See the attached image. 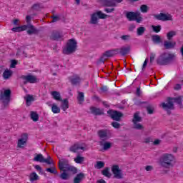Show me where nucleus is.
Instances as JSON below:
<instances>
[{"label": "nucleus", "instance_id": "603ef678", "mask_svg": "<svg viewBox=\"0 0 183 183\" xmlns=\"http://www.w3.org/2000/svg\"><path fill=\"white\" fill-rule=\"evenodd\" d=\"M121 39L122 41H129V39H131V36L130 35H123L121 36Z\"/></svg>", "mask_w": 183, "mask_h": 183}, {"label": "nucleus", "instance_id": "4d7b16f0", "mask_svg": "<svg viewBox=\"0 0 183 183\" xmlns=\"http://www.w3.org/2000/svg\"><path fill=\"white\" fill-rule=\"evenodd\" d=\"M26 141H28V134H24V146L26 145Z\"/></svg>", "mask_w": 183, "mask_h": 183}, {"label": "nucleus", "instance_id": "f8f14e48", "mask_svg": "<svg viewBox=\"0 0 183 183\" xmlns=\"http://www.w3.org/2000/svg\"><path fill=\"white\" fill-rule=\"evenodd\" d=\"M24 84H38L39 80L36 78V76L28 74L26 76H24Z\"/></svg>", "mask_w": 183, "mask_h": 183}, {"label": "nucleus", "instance_id": "0eeeda50", "mask_svg": "<svg viewBox=\"0 0 183 183\" xmlns=\"http://www.w3.org/2000/svg\"><path fill=\"white\" fill-rule=\"evenodd\" d=\"M142 118H141V117H139V114H138V113H135L134 114V117L132 120V122H133L134 125H133V128L134 129H138V130H141V129H144V126L138 122H142Z\"/></svg>", "mask_w": 183, "mask_h": 183}, {"label": "nucleus", "instance_id": "e433bc0d", "mask_svg": "<svg viewBox=\"0 0 183 183\" xmlns=\"http://www.w3.org/2000/svg\"><path fill=\"white\" fill-rule=\"evenodd\" d=\"M145 31H147V29L145 27H139L137 30V34L138 36H142L143 34H145Z\"/></svg>", "mask_w": 183, "mask_h": 183}, {"label": "nucleus", "instance_id": "9d476101", "mask_svg": "<svg viewBox=\"0 0 183 183\" xmlns=\"http://www.w3.org/2000/svg\"><path fill=\"white\" fill-rule=\"evenodd\" d=\"M107 114L109 115V117L113 119V121H121V118L124 116V114L118 112L117 110H109L107 111Z\"/></svg>", "mask_w": 183, "mask_h": 183}, {"label": "nucleus", "instance_id": "37998d69", "mask_svg": "<svg viewBox=\"0 0 183 183\" xmlns=\"http://www.w3.org/2000/svg\"><path fill=\"white\" fill-rule=\"evenodd\" d=\"M149 8L147 4H143L140 6V11L142 14H147L148 12Z\"/></svg>", "mask_w": 183, "mask_h": 183}, {"label": "nucleus", "instance_id": "473e14b6", "mask_svg": "<svg viewBox=\"0 0 183 183\" xmlns=\"http://www.w3.org/2000/svg\"><path fill=\"white\" fill-rule=\"evenodd\" d=\"M77 100L79 101V104H82L85 101V94L84 92H78Z\"/></svg>", "mask_w": 183, "mask_h": 183}, {"label": "nucleus", "instance_id": "6e6552de", "mask_svg": "<svg viewBox=\"0 0 183 183\" xmlns=\"http://www.w3.org/2000/svg\"><path fill=\"white\" fill-rule=\"evenodd\" d=\"M115 55H118V51L116 49L109 50L104 52L103 56L100 58L99 61L102 64H105V61H107V58H111L112 56H115Z\"/></svg>", "mask_w": 183, "mask_h": 183}, {"label": "nucleus", "instance_id": "1a4fd4ad", "mask_svg": "<svg viewBox=\"0 0 183 183\" xmlns=\"http://www.w3.org/2000/svg\"><path fill=\"white\" fill-rule=\"evenodd\" d=\"M112 172L114 174V178L117 179H122V178H124L122 170L119 169V166L117 164H114L112 167Z\"/></svg>", "mask_w": 183, "mask_h": 183}, {"label": "nucleus", "instance_id": "f03ea898", "mask_svg": "<svg viewBox=\"0 0 183 183\" xmlns=\"http://www.w3.org/2000/svg\"><path fill=\"white\" fill-rule=\"evenodd\" d=\"M176 56L175 53L164 52L159 55L156 61L157 65L164 66L165 65H169L175 59Z\"/></svg>", "mask_w": 183, "mask_h": 183}, {"label": "nucleus", "instance_id": "cd10ccee", "mask_svg": "<svg viewBox=\"0 0 183 183\" xmlns=\"http://www.w3.org/2000/svg\"><path fill=\"white\" fill-rule=\"evenodd\" d=\"M13 71L6 69L3 73L4 79H9L12 76Z\"/></svg>", "mask_w": 183, "mask_h": 183}, {"label": "nucleus", "instance_id": "2f4dec72", "mask_svg": "<svg viewBox=\"0 0 183 183\" xmlns=\"http://www.w3.org/2000/svg\"><path fill=\"white\" fill-rule=\"evenodd\" d=\"M51 112H53V114H59V112H61V109L56 104L54 103L51 104Z\"/></svg>", "mask_w": 183, "mask_h": 183}, {"label": "nucleus", "instance_id": "ea45409f", "mask_svg": "<svg viewBox=\"0 0 183 183\" xmlns=\"http://www.w3.org/2000/svg\"><path fill=\"white\" fill-rule=\"evenodd\" d=\"M104 167H105V163L102 161L97 162V164L94 165V167L97 169H101L102 168H104Z\"/></svg>", "mask_w": 183, "mask_h": 183}, {"label": "nucleus", "instance_id": "b1692460", "mask_svg": "<svg viewBox=\"0 0 183 183\" xmlns=\"http://www.w3.org/2000/svg\"><path fill=\"white\" fill-rule=\"evenodd\" d=\"M84 178H85V174H84V173L77 174L74 179V183H80Z\"/></svg>", "mask_w": 183, "mask_h": 183}, {"label": "nucleus", "instance_id": "79ce46f5", "mask_svg": "<svg viewBox=\"0 0 183 183\" xmlns=\"http://www.w3.org/2000/svg\"><path fill=\"white\" fill-rule=\"evenodd\" d=\"M175 35H177V31H170L167 33V39L169 41H171V39H172L173 36H175Z\"/></svg>", "mask_w": 183, "mask_h": 183}, {"label": "nucleus", "instance_id": "58836bf2", "mask_svg": "<svg viewBox=\"0 0 183 183\" xmlns=\"http://www.w3.org/2000/svg\"><path fill=\"white\" fill-rule=\"evenodd\" d=\"M38 179H39V176H38V174H36V172H32L30 174V181L31 182L38 181Z\"/></svg>", "mask_w": 183, "mask_h": 183}, {"label": "nucleus", "instance_id": "0e129e2a", "mask_svg": "<svg viewBox=\"0 0 183 183\" xmlns=\"http://www.w3.org/2000/svg\"><path fill=\"white\" fill-rule=\"evenodd\" d=\"M104 11L107 14H111V12H114V11H115V9H105Z\"/></svg>", "mask_w": 183, "mask_h": 183}, {"label": "nucleus", "instance_id": "4be33fe9", "mask_svg": "<svg viewBox=\"0 0 183 183\" xmlns=\"http://www.w3.org/2000/svg\"><path fill=\"white\" fill-rule=\"evenodd\" d=\"M50 38L53 41H58V39H61V38H62V35H61V33L59 31H55L51 33Z\"/></svg>", "mask_w": 183, "mask_h": 183}, {"label": "nucleus", "instance_id": "a18cd8bd", "mask_svg": "<svg viewBox=\"0 0 183 183\" xmlns=\"http://www.w3.org/2000/svg\"><path fill=\"white\" fill-rule=\"evenodd\" d=\"M13 32H22L24 31V26H18L11 29Z\"/></svg>", "mask_w": 183, "mask_h": 183}, {"label": "nucleus", "instance_id": "f257e3e1", "mask_svg": "<svg viewBox=\"0 0 183 183\" xmlns=\"http://www.w3.org/2000/svg\"><path fill=\"white\" fill-rule=\"evenodd\" d=\"M59 169H60V171H63V172L59 175V178L64 181L69 179V174L66 172H72V174H76L78 172V169L69 164V161L66 159H63L61 161L59 162Z\"/></svg>", "mask_w": 183, "mask_h": 183}, {"label": "nucleus", "instance_id": "c9c22d12", "mask_svg": "<svg viewBox=\"0 0 183 183\" xmlns=\"http://www.w3.org/2000/svg\"><path fill=\"white\" fill-rule=\"evenodd\" d=\"M74 161L76 164H81L85 161V157H81V155L79 154L74 158Z\"/></svg>", "mask_w": 183, "mask_h": 183}, {"label": "nucleus", "instance_id": "f3484780", "mask_svg": "<svg viewBox=\"0 0 183 183\" xmlns=\"http://www.w3.org/2000/svg\"><path fill=\"white\" fill-rule=\"evenodd\" d=\"M108 132L109 131L108 129H100L97 132V135L100 139H102L103 141L105 139H108Z\"/></svg>", "mask_w": 183, "mask_h": 183}, {"label": "nucleus", "instance_id": "412c9836", "mask_svg": "<svg viewBox=\"0 0 183 183\" xmlns=\"http://www.w3.org/2000/svg\"><path fill=\"white\" fill-rule=\"evenodd\" d=\"M137 15H138V11H127L126 13V18H127L128 21H135V18H137Z\"/></svg>", "mask_w": 183, "mask_h": 183}, {"label": "nucleus", "instance_id": "39448f33", "mask_svg": "<svg viewBox=\"0 0 183 183\" xmlns=\"http://www.w3.org/2000/svg\"><path fill=\"white\" fill-rule=\"evenodd\" d=\"M76 41L74 39H69L66 45V47L63 49V54L65 55H70V54H74L76 51Z\"/></svg>", "mask_w": 183, "mask_h": 183}, {"label": "nucleus", "instance_id": "72a5a7b5", "mask_svg": "<svg viewBox=\"0 0 183 183\" xmlns=\"http://www.w3.org/2000/svg\"><path fill=\"white\" fill-rule=\"evenodd\" d=\"M31 119L34 122H37V121H39V115L36 112H31Z\"/></svg>", "mask_w": 183, "mask_h": 183}, {"label": "nucleus", "instance_id": "5701e85b", "mask_svg": "<svg viewBox=\"0 0 183 183\" xmlns=\"http://www.w3.org/2000/svg\"><path fill=\"white\" fill-rule=\"evenodd\" d=\"M90 111L93 115H104V112L97 107H90Z\"/></svg>", "mask_w": 183, "mask_h": 183}, {"label": "nucleus", "instance_id": "ddd939ff", "mask_svg": "<svg viewBox=\"0 0 183 183\" xmlns=\"http://www.w3.org/2000/svg\"><path fill=\"white\" fill-rule=\"evenodd\" d=\"M162 108H163L164 111H171L174 109V102L172 101V98L168 97L167 103H162Z\"/></svg>", "mask_w": 183, "mask_h": 183}, {"label": "nucleus", "instance_id": "49530a36", "mask_svg": "<svg viewBox=\"0 0 183 183\" xmlns=\"http://www.w3.org/2000/svg\"><path fill=\"white\" fill-rule=\"evenodd\" d=\"M134 21H136L137 24H140V22H142V16H141V12L137 11V15H136Z\"/></svg>", "mask_w": 183, "mask_h": 183}, {"label": "nucleus", "instance_id": "a878e982", "mask_svg": "<svg viewBox=\"0 0 183 183\" xmlns=\"http://www.w3.org/2000/svg\"><path fill=\"white\" fill-rule=\"evenodd\" d=\"M51 96L55 101H62V97H61V93L56 91L51 92Z\"/></svg>", "mask_w": 183, "mask_h": 183}, {"label": "nucleus", "instance_id": "dca6fc26", "mask_svg": "<svg viewBox=\"0 0 183 183\" xmlns=\"http://www.w3.org/2000/svg\"><path fill=\"white\" fill-rule=\"evenodd\" d=\"M79 149L85 151V147L81 146V144L78 143H76L69 147V151H70V152L76 154V152H78V151H79Z\"/></svg>", "mask_w": 183, "mask_h": 183}, {"label": "nucleus", "instance_id": "6ab92c4d", "mask_svg": "<svg viewBox=\"0 0 183 183\" xmlns=\"http://www.w3.org/2000/svg\"><path fill=\"white\" fill-rule=\"evenodd\" d=\"M24 99L26 101V107H31L32 105V102H35V97L32 94H26L24 97Z\"/></svg>", "mask_w": 183, "mask_h": 183}, {"label": "nucleus", "instance_id": "c756f323", "mask_svg": "<svg viewBox=\"0 0 183 183\" xmlns=\"http://www.w3.org/2000/svg\"><path fill=\"white\" fill-rule=\"evenodd\" d=\"M44 157L42 155V154H36L34 158L33 159V161H35L36 162H44Z\"/></svg>", "mask_w": 183, "mask_h": 183}, {"label": "nucleus", "instance_id": "aec40b11", "mask_svg": "<svg viewBox=\"0 0 183 183\" xmlns=\"http://www.w3.org/2000/svg\"><path fill=\"white\" fill-rule=\"evenodd\" d=\"M175 45H177L175 41L172 42L167 40L164 41V49H174V48H175Z\"/></svg>", "mask_w": 183, "mask_h": 183}, {"label": "nucleus", "instance_id": "7c9ffc66", "mask_svg": "<svg viewBox=\"0 0 183 183\" xmlns=\"http://www.w3.org/2000/svg\"><path fill=\"white\" fill-rule=\"evenodd\" d=\"M71 85H78L79 82H81V78L78 76H74L73 78L70 79Z\"/></svg>", "mask_w": 183, "mask_h": 183}, {"label": "nucleus", "instance_id": "052dcab7", "mask_svg": "<svg viewBox=\"0 0 183 183\" xmlns=\"http://www.w3.org/2000/svg\"><path fill=\"white\" fill-rule=\"evenodd\" d=\"M148 65V59H146L145 61H144L143 66H142V71L145 69V67Z\"/></svg>", "mask_w": 183, "mask_h": 183}, {"label": "nucleus", "instance_id": "8fccbe9b", "mask_svg": "<svg viewBox=\"0 0 183 183\" xmlns=\"http://www.w3.org/2000/svg\"><path fill=\"white\" fill-rule=\"evenodd\" d=\"M172 101H174L178 105H182V99L181 97L172 98Z\"/></svg>", "mask_w": 183, "mask_h": 183}, {"label": "nucleus", "instance_id": "e2e57ef3", "mask_svg": "<svg viewBox=\"0 0 183 183\" xmlns=\"http://www.w3.org/2000/svg\"><path fill=\"white\" fill-rule=\"evenodd\" d=\"M101 91H102V92H108V86H102V87H101Z\"/></svg>", "mask_w": 183, "mask_h": 183}, {"label": "nucleus", "instance_id": "5fc2aeb1", "mask_svg": "<svg viewBox=\"0 0 183 183\" xmlns=\"http://www.w3.org/2000/svg\"><path fill=\"white\" fill-rule=\"evenodd\" d=\"M51 18L52 19L51 22H58L59 21V16H58L53 15Z\"/></svg>", "mask_w": 183, "mask_h": 183}, {"label": "nucleus", "instance_id": "f704fd0d", "mask_svg": "<svg viewBox=\"0 0 183 183\" xmlns=\"http://www.w3.org/2000/svg\"><path fill=\"white\" fill-rule=\"evenodd\" d=\"M152 41H153L154 44H161V42H162V39H161V36H159V35L152 36Z\"/></svg>", "mask_w": 183, "mask_h": 183}, {"label": "nucleus", "instance_id": "6e6d98bb", "mask_svg": "<svg viewBox=\"0 0 183 183\" xmlns=\"http://www.w3.org/2000/svg\"><path fill=\"white\" fill-rule=\"evenodd\" d=\"M155 56H157V54L155 53H151L150 54V62L152 63L155 60Z\"/></svg>", "mask_w": 183, "mask_h": 183}, {"label": "nucleus", "instance_id": "3c124183", "mask_svg": "<svg viewBox=\"0 0 183 183\" xmlns=\"http://www.w3.org/2000/svg\"><path fill=\"white\" fill-rule=\"evenodd\" d=\"M17 147L19 148H24V138H21L18 140Z\"/></svg>", "mask_w": 183, "mask_h": 183}, {"label": "nucleus", "instance_id": "69168bd1", "mask_svg": "<svg viewBox=\"0 0 183 183\" xmlns=\"http://www.w3.org/2000/svg\"><path fill=\"white\" fill-rule=\"evenodd\" d=\"M34 168L35 169H36V171H39V172H42V167H41V166L36 165Z\"/></svg>", "mask_w": 183, "mask_h": 183}, {"label": "nucleus", "instance_id": "bb28decb", "mask_svg": "<svg viewBox=\"0 0 183 183\" xmlns=\"http://www.w3.org/2000/svg\"><path fill=\"white\" fill-rule=\"evenodd\" d=\"M44 8V6H42V4L41 3H36L32 5L31 10L32 11H42V9Z\"/></svg>", "mask_w": 183, "mask_h": 183}, {"label": "nucleus", "instance_id": "de8ad7c7", "mask_svg": "<svg viewBox=\"0 0 183 183\" xmlns=\"http://www.w3.org/2000/svg\"><path fill=\"white\" fill-rule=\"evenodd\" d=\"M53 162L52 158L50 156H48L46 159H44L43 163L47 164L48 165H51Z\"/></svg>", "mask_w": 183, "mask_h": 183}, {"label": "nucleus", "instance_id": "13d9d810", "mask_svg": "<svg viewBox=\"0 0 183 183\" xmlns=\"http://www.w3.org/2000/svg\"><path fill=\"white\" fill-rule=\"evenodd\" d=\"M31 19H32V17H31V16H26V22L27 23V25H29V24H31Z\"/></svg>", "mask_w": 183, "mask_h": 183}, {"label": "nucleus", "instance_id": "680f3d73", "mask_svg": "<svg viewBox=\"0 0 183 183\" xmlns=\"http://www.w3.org/2000/svg\"><path fill=\"white\" fill-rule=\"evenodd\" d=\"M136 95L137 97H141V87H137V92H136Z\"/></svg>", "mask_w": 183, "mask_h": 183}, {"label": "nucleus", "instance_id": "a211bd4d", "mask_svg": "<svg viewBox=\"0 0 183 183\" xmlns=\"http://www.w3.org/2000/svg\"><path fill=\"white\" fill-rule=\"evenodd\" d=\"M124 0H103V2L106 6H117V3L121 4Z\"/></svg>", "mask_w": 183, "mask_h": 183}, {"label": "nucleus", "instance_id": "4468645a", "mask_svg": "<svg viewBox=\"0 0 183 183\" xmlns=\"http://www.w3.org/2000/svg\"><path fill=\"white\" fill-rule=\"evenodd\" d=\"M116 51H117V55L119 54L122 56H125L126 55H128L129 52H131V46H122L120 49H116Z\"/></svg>", "mask_w": 183, "mask_h": 183}, {"label": "nucleus", "instance_id": "4c0bfd02", "mask_svg": "<svg viewBox=\"0 0 183 183\" xmlns=\"http://www.w3.org/2000/svg\"><path fill=\"white\" fill-rule=\"evenodd\" d=\"M46 171L47 172H50V174H54V175H56V174H58V171L56 170V168L55 167L46 168Z\"/></svg>", "mask_w": 183, "mask_h": 183}, {"label": "nucleus", "instance_id": "7ed1b4c3", "mask_svg": "<svg viewBox=\"0 0 183 183\" xmlns=\"http://www.w3.org/2000/svg\"><path fill=\"white\" fill-rule=\"evenodd\" d=\"M175 157L171 154H164L160 158V164L164 168H171Z\"/></svg>", "mask_w": 183, "mask_h": 183}, {"label": "nucleus", "instance_id": "864d4df0", "mask_svg": "<svg viewBox=\"0 0 183 183\" xmlns=\"http://www.w3.org/2000/svg\"><path fill=\"white\" fill-rule=\"evenodd\" d=\"M16 65H18V61H16V60L11 61L10 68H15V66H16Z\"/></svg>", "mask_w": 183, "mask_h": 183}, {"label": "nucleus", "instance_id": "bf43d9fd", "mask_svg": "<svg viewBox=\"0 0 183 183\" xmlns=\"http://www.w3.org/2000/svg\"><path fill=\"white\" fill-rule=\"evenodd\" d=\"M147 113L149 114H154V109H152V108H151V107H147Z\"/></svg>", "mask_w": 183, "mask_h": 183}, {"label": "nucleus", "instance_id": "20e7f679", "mask_svg": "<svg viewBox=\"0 0 183 183\" xmlns=\"http://www.w3.org/2000/svg\"><path fill=\"white\" fill-rule=\"evenodd\" d=\"M11 89H5L4 92H1L0 101L3 104V108H8L9 107V102H11Z\"/></svg>", "mask_w": 183, "mask_h": 183}, {"label": "nucleus", "instance_id": "774afa93", "mask_svg": "<svg viewBox=\"0 0 183 183\" xmlns=\"http://www.w3.org/2000/svg\"><path fill=\"white\" fill-rule=\"evenodd\" d=\"M145 169H146V171H152L153 167H152V166L148 165V166H146Z\"/></svg>", "mask_w": 183, "mask_h": 183}, {"label": "nucleus", "instance_id": "a19ab883", "mask_svg": "<svg viewBox=\"0 0 183 183\" xmlns=\"http://www.w3.org/2000/svg\"><path fill=\"white\" fill-rule=\"evenodd\" d=\"M102 175H104V177H107V178L111 177V173H109V168L106 167L104 170L102 171Z\"/></svg>", "mask_w": 183, "mask_h": 183}, {"label": "nucleus", "instance_id": "09e8293b", "mask_svg": "<svg viewBox=\"0 0 183 183\" xmlns=\"http://www.w3.org/2000/svg\"><path fill=\"white\" fill-rule=\"evenodd\" d=\"M112 127H113V128H115L116 129H119V128H121V124L117 122H112Z\"/></svg>", "mask_w": 183, "mask_h": 183}, {"label": "nucleus", "instance_id": "2eb2a0df", "mask_svg": "<svg viewBox=\"0 0 183 183\" xmlns=\"http://www.w3.org/2000/svg\"><path fill=\"white\" fill-rule=\"evenodd\" d=\"M24 31H26L28 35H32L38 33V30H36L34 25L31 24L24 25Z\"/></svg>", "mask_w": 183, "mask_h": 183}, {"label": "nucleus", "instance_id": "338daca9", "mask_svg": "<svg viewBox=\"0 0 183 183\" xmlns=\"http://www.w3.org/2000/svg\"><path fill=\"white\" fill-rule=\"evenodd\" d=\"M181 88H182V86L179 84H176L174 86L175 91H179V89H181Z\"/></svg>", "mask_w": 183, "mask_h": 183}, {"label": "nucleus", "instance_id": "393cba45", "mask_svg": "<svg viewBox=\"0 0 183 183\" xmlns=\"http://www.w3.org/2000/svg\"><path fill=\"white\" fill-rule=\"evenodd\" d=\"M60 102H61V109L64 112L66 111V109L69 108V102L68 101V99H64Z\"/></svg>", "mask_w": 183, "mask_h": 183}, {"label": "nucleus", "instance_id": "9b49d317", "mask_svg": "<svg viewBox=\"0 0 183 183\" xmlns=\"http://www.w3.org/2000/svg\"><path fill=\"white\" fill-rule=\"evenodd\" d=\"M153 16L157 21H172V15L169 14L160 13L159 14H154Z\"/></svg>", "mask_w": 183, "mask_h": 183}, {"label": "nucleus", "instance_id": "c03bdc74", "mask_svg": "<svg viewBox=\"0 0 183 183\" xmlns=\"http://www.w3.org/2000/svg\"><path fill=\"white\" fill-rule=\"evenodd\" d=\"M152 28L153 31L155 32L156 34L161 32V29H162L161 25H157V26L152 25Z\"/></svg>", "mask_w": 183, "mask_h": 183}, {"label": "nucleus", "instance_id": "423d86ee", "mask_svg": "<svg viewBox=\"0 0 183 183\" xmlns=\"http://www.w3.org/2000/svg\"><path fill=\"white\" fill-rule=\"evenodd\" d=\"M108 17V15L102 13V11H97L91 14L89 24L92 25H97L99 22V19H106Z\"/></svg>", "mask_w": 183, "mask_h": 183}, {"label": "nucleus", "instance_id": "c85d7f7f", "mask_svg": "<svg viewBox=\"0 0 183 183\" xmlns=\"http://www.w3.org/2000/svg\"><path fill=\"white\" fill-rule=\"evenodd\" d=\"M100 145L103 147V149L104 151H108L112 147V143L109 142H105L104 144L102 142H100Z\"/></svg>", "mask_w": 183, "mask_h": 183}]
</instances>
